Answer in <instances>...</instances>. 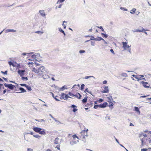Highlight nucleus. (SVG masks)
Returning <instances> with one entry per match:
<instances>
[{
    "mask_svg": "<svg viewBox=\"0 0 151 151\" xmlns=\"http://www.w3.org/2000/svg\"><path fill=\"white\" fill-rule=\"evenodd\" d=\"M32 70L35 73L38 74L37 76L39 77H43L45 78L44 77L43 74L46 72V70L44 66H41L37 69L35 68H33Z\"/></svg>",
    "mask_w": 151,
    "mask_h": 151,
    "instance_id": "obj_1",
    "label": "nucleus"
},
{
    "mask_svg": "<svg viewBox=\"0 0 151 151\" xmlns=\"http://www.w3.org/2000/svg\"><path fill=\"white\" fill-rule=\"evenodd\" d=\"M88 131V129H86V131L85 130H83L80 133V134L78 135L79 137L80 138V139H84L86 138V137H87V131Z\"/></svg>",
    "mask_w": 151,
    "mask_h": 151,
    "instance_id": "obj_2",
    "label": "nucleus"
},
{
    "mask_svg": "<svg viewBox=\"0 0 151 151\" xmlns=\"http://www.w3.org/2000/svg\"><path fill=\"white\" fill-rule=\"evenodd\" d=\"M141 140L142 145H147L151 143V139L150 138H143L141 139Z\"/></svg>",
    "mask_w": 151,
    "mask_h": 151,
    "instance_id": "obj_3",
    "label": "nucleus"
},
{
    "mask_svg": "<svg viewBox=\"0 0 151 151\" xmlns=\"http://www.w3.org/2000/svg\"><path fill=\"white\" fill-rule=\"evenodd\" d=\"M33 129L35 132L39 133L40 134H41L45 135L46 134V132L44 130H42V129L41 128H38L37 127H34L33 128Z\"/></svg>",
    "mask_w": 151,
    "mask_h": 151,
    "instance_id": "obj_4",
    "label": "nucleus"
},
{
    "mask_svg": "<svg viewBox=\"0 0 151 151\" xmlns=\"http://www.w3.org/2000/svg\"><path fill=\"white\" fill-rule=\"evenodd\" d=\"M80 139L79 137L77 136L76 134L73 135L72 136V140L71 143L72 144H74L78 142V139Z\"/></svg>",
    "mask_w": 151,
    "mask_h": 151,
    "instance_id": "obj_5",
    "label": "nucleus"
},
{
    "mask_svg": "<svg viewBox=\"0 0 151 151\" xmlns=\"http://www.w3.org/2000/svg\"><path fill=\"white\" fill-rule=\"evenodd\" d=\"M59 96H60V99L67 100L68 98H71L64 93H62L61 95H59Z\"/></svg>",
    "mask_w": 151,
    "mask_h": 151,
    "instance_id": "obj_6",
    "label": "nucleus"
},
{
    "mask_svg": "<svg viewBox=\"0 0 151 151\" xmlns=\"http://www.w3.org/2000/svg\"><path fill=\"white\" fill-rule=\"evenodd\" d=\"M4 86L6 87L9 88V89L11 90H13L14 87H15V86L14 85H13L12 84H6V83H4Z\"/></svg>",
    "mask_w": 151,
    "mask_h": 151,
    "instance_id": "obj_7",
    "label": "nucleus"
},
{
    "mask_svg": "<svg viewBox=\"0 0 151 151\" xmlns=\"http://www.w3.org/2000/svg\"><path fill=\"white\" fill-rule=\"evenodd\" d=\"M122 47L124 50H126L129 48L130 46H129L127 45V43L124 42H122Z\"/></svg>",
    "mask_w": 151,
    "mask_h": 151,
    "instance_id": "obj_8",
    "label": "nucleus"
},
{
    "mask_svg": "<svg viewBox=\"0 0 151 151\" xmlns=\"http://www.w3.org/2000/svg\"><path fill=\"white\" fill-rule=\"evenodd\" d=\"M132 76L134 77V78L137 79L138 81H139V80H140L141 79H144L145 78H142L144 77V76L142 75H140L139 76H137L136 75H132Z\"/></svg>",
    "mask_w": 151,
    "mask_h": 151,
    "instance_id": "obj_9",
    "label": "nucleus"
},
{
    "mask_svg": "<svg viewBox=\"0 0 151 151\" xmlns=\"http://www.w3.org/2000/svg\"><path fill=\"white\" fill-rule=\"evenodd\" d=\"M140 29H136L135 31V32H143L144 31H147V30H145L142 27H139Z\"/></svg>",
    "mask_w": 151,
    "mask_h": 151,
    "instance_id": "obj_10",
    "label": "nucleus"
},
{
    "mask_svg": "<svg viewBox=\"0 0 151 151\" xmlns=\"http://www.w3.org/2000/svg\"><path fill=\"white\" fill-rule=\"evenodd\" d=\"M141 83L143 85V86L145 88H149V86L147 85L148 84V83L147 82H145L142 81L141 82Z\"/></svg>",
    "mask_w": 151,
    "mask_h": 151,
    "instance_id": "obj_11",
    "label": "nucleus"
},
{
    "mask_svg": "<svg viewBox=\"0 0 151 151\" xmlns=\"http://www.w3.org/2000/svg\"><path fill=\"white\" fill-rule=\"evenodd\" d=\"M107 104H108L106 102H104L102 104L99 105V107L102 108L105 107L107 106Z\"/></svg>",
    "mask_w": 151,
    "mask_h": 151,
    "instance_id": "obj_12",
    "label": "nucleus"
},
{
    "mask_svg": "<svg viewBox=\"0 0 151 151\" xmlns=\"http://www.w3.org/2000/svg\"><path fill=\"white\" fill-rule=\"evenodd\" d=\"M103 93H107L109 92V89L108 86H105L104 89L102 91Z\"/></svg>",
    "mask_w": 151,
    "mask_h": 151,
    "instance_id": "obj_13",
    "label": "nucleus"
},
{
    "mask_svg": "<svg viewBox=\"0 0 151 151\" xmlns=\"http://www.w3.org/2000/svg\"><path fill=\"white\" fill-rule=\"evenodd\" d=\"M59 139L58 137H57L54 140V143L55 144H57L59 143Z\"/></svg>",
    "mask_w": 151,
    "mask_h": 151,
    "instance_id": "obj_14",
    "label": "nucleus"
},
{
    "mask_svg": "<svg viewBox=\"0 0 151 151\" xmlns=\"http://www.w3.org/2000/svg\"><path fill=\"white\" fill-rule=\"evenodd\" d=\"M75 96H74L76 97L79 99H81V95L79 93H77L76 95H75Z\"/></svg>",
    "mask_w": 151,
    "mask_h": 151,
    "instance_id": "obj_15",
    "label": "nucleus"
},
{
    "mask_svg": "<svg viewBox=\"0 0 151 151\" xmlns=\"http://www.w3.org/2000/svg\"><path fill=\"white\" fill-rule=\"evenodd\" d=\"M39 12L41 15H42V16H44L45 15V13L44 10H40L39 11Z\"/></svg>",
    "mask_w": 151,
    "mask_h": 151,
    "instance_id": "obj_16",
    "label": "nucleus"
},
{
    "mask_svg": "<svg viewBox=\"0 0 151 151\" xmlns=\"http://www.w3.org/2000/svg\"><path fill=\"white\" fill-rule=\"evenodd\" d=\"M19 65L18 64H17L15 62H13V63L12 66H13L14 67H18L19 66Z\"/></svg>",
    "mask_w": 151,
    "mask_h": 151,
    "instance_id": "obj_17",
    "label": "nucleus"
},
{
    "mask_svg": "<svg viewBox=\"0 0 151 151\" xmlns=\"http://www.w3.org/2000/svg\"><path fill=\"white\" fill-rule=\"evenodd\" d=\"M87 97H85L82 100V102L83 103H85L87 102Z\"/></svg>",
    "mask_w": 151,
    "mask_h": 151,
    "instance_id": "obj_18",
    "label": "nucleus"
},
{
    "mask_svg": "<svg viewBox=\"0 0 151 151\" xmlns=\"http://www.w3.org/2000/svg\"><path fill=\"white\" fill-rule=\"evenodd\" d=\"M28 64L29 65V67L30 68H33L34 65L33 62L29 63H28Z\"/></svg>",
    "mask_w": 151,
    "mask_h": 151,
    "instance_id": "obj_19",
    "label": "nucleus"
},
{
    "mask_svg": "<svg viewBox=\"0 0 151 151\" xmlns=\"http://www.w3.org/2000/svg\"><path fill=\"white\" fill-rule=\"evenodd\" d=\"M96 40H97L98 41H100L101 40H104V39H103L102 38L100 37H97V38H96Z\"/></svg>",
    "mask_w": 151,
    "mask_h": 151,
    "instance_id": "obj_20",
    "label": "nucleus"
},
{
    "mask_svg": "<svg viewBox=\"0 0 151 151\" xmlns=\"http://www.w3.org/2000/svg\"><path fill=\"white\" fill-rule=\"evenodd\" d=\"M136 9L135 8H133L130 11V13L132 14H134L136 11Z\"/></svg>",
    "mask_w": 151,
    "mask_h": 151,
    "instance_id": "obj_21",
    "label": "nucleus"
},
{
    "mask_svg": "<svg viewBox=\"0 0 151 151\" xmlns=\"http://www.w3.org/2000/svg\"><path fill=\"white\" fill-rule=\"evenodd\" d=\"M25 87L29 91H30L32 90L31 87L30 86L26 85Z\"/></svg>",
    "mask_w": 151,
    "mask_h": 151,
    "instance_id": "obj_22",
    "label": "nucleus"
},
{
    "mask_svg": "<svg viewBox=\"0 0 151 151\" xmlns=\"http://www.w3.org/2000/svg\"><path fill=\"white\" fill-rule=\"evenodd\" d=\"M60 96H56L55 97V99L57 101H59L60 100Z\"/></svg>",
    "mask_w": 151,
    "mask_h": 151,
    "instance_id": "obj_23",
    "label": "nucleus"
},
{
    "mask_svg": "<svg viewBox=\"0 0 151 151\" xmlns=\"http://www.w3.org/2000/svg\"><path fill=\"white\" fill-rule=\"evenodd\" d=\"M134 109L135 111H136L138 112L139 113L140 112V111L138 107H134Z\"/></svg>",
    "mask_w": 151,
    "mask_h": 151,
    "instance_id": "obj_24",
    "label": "nucleus"
},
{
    "mask_svg": "<svg viewBox=\"0 0 151 151\" xmlns=\"http://www.w3.org/2000/svg\"><path fill=\"white\" fill-rule=\"evenodd\" d=\"M92 103L91 102H90L88 103L87 104V105H85V106H92Z\"/></svg>",
    "mask_w": 151,
    "mask_h": 151,
    "instance_id": "obj_25",
    "label": "nucleus"
},
{
    "mask_svg": "<svg viewBox=\"0 0 151 151\" xmlns=\"http://www.w3.org/2000/svg\"><path fill=\"white\" fill-rule=\"evenodd\" d=\"M19 90L22 91V92H24L26 91L25 90L24 88L22 87H20L19 88Z\"/></svg>",
    "mask_w": 151,
    "mask_h": 151,
    "instance_id": "obj_26",
    "label": "nucleus"
},
{
    "mask_svg": "<svg viewBox=\"0 0 151 151\" xmlns=\"http://www.w3.org/2000/svg\"><path fill=\"white\" fill-rule=\"evenodd\" d=\"M109 102V107H110L111 106H113V102L111 101H110V102Z\"/></svg>",
    "mask_w": 151,
    "mask_h": 151,
    "instance_id": "obj_27",
    "label": "nucleus"
},
{
    "mask_svg": "<svg viewBox=\"0 0 151 151\" xmlns=\"http://www.w3.org/2000/svg\"><path fill=\"white\" fill-rule=\"evenodd\" d=\"M59 30L64 35H65V34L64 32L62 29L61 28H60L59 29Z\"/></svg>",
    "mask_w": 151,
    "mask_h": 151,
    "instance_id": "obj_28",
    "label": "nucleus"
},
{
    "mask_svg": "<svg viewBox=\"0 0 151 151\" xmlns=\"http://www.w3.org/2000/svg\"><path fill=\"white\" fill-rule=\"evenodd\" d=\"M101 35L103 37H104L105 38H107L108 37V36L107 35L104 34L103 33H101Z\"/></svg>",
    "mask_w": 151,
    "mask_h": 151,
    "instance_id": "obj_29",
    "label": "nucleus"
},
{
    "mask_svg": "<svg viewBox=\"0 0 151 151\" xmlns=\"http://www.w3.org/2000/svg\"><path fill=\"white\" fill-rule=\"evenodd\" d=\"M60 145H57L55 147V148H57L58 150H60Z\"/></svg>",
    "mask_w": 151,
    "mask_h": 151,
    "instance_id": "obj_30",
    "label": "nucleus"
},
{
    "mask_svg": "<svg viewBox=\"0 0 151 151\" xmlns=\"http://www.w3.org/2000/svg\"><path fill=\"white\" fill-rule=\"evenodd\" d=\"M8 32H16V30L14 29H9Z\"/></svg>",
    "mask_w": 151,
    "mask_h": 151,
    "instance_id": "obj_31",
    "label": "nucleus"
},
{
    "mask_svg": "<svg viewBox=\"0 0 151 151\" xmlns=\"http://www.w3.org/2000/svg\"><path fill=\"white\" fill-rule=\"evenodd\" d=\"M97 28H100L101 29L102 31H103V32L104 31V30L102 26H100V27L97 26Z\"/></svg>",
    "mask_w": 151,
    "mask_h": 151,
    "instance_id": "obj_32",
    "label": "nucleus"
},
{
    "mask_svg": "<svg viewBox=\"0 0 151 151\" xmlns=\"http://www.w3.org/2000/svg\"><path fill=\"white\" fill-rule=\"evenodd\" d=\"M24 72V70H19L18 71V73L20 74H21V73H22L23 72Z\"/></svg>",
    "mask_w": 151,
    "mask_h": 151,
    "instance_id": "obj_33",
    "label": "nucleus"
},
{
    "mask_svg": "<svg viewBox=\"0 0 151 151\" xmlns=\"http://www.w3.org/2000/svg\"><path fill=\"white\" fill-rule=\"evenodd\" d=\"M85 85L84 84H82L81 86V89L83 90L84 88Z\"/></svg>",
    "mask_w": 151,
    "mask_h": 151,
    "instance_id": "obj_34",
    "label": "nucleus"
},
{
    "mask_svg": "<svg viewBox=\"0 0 151 151\" xmlns=\"http://www.w3.org/2000/svg\"><path fill=\"white\" fill-rule=\"evenodd\" d=\"M98 107H99V105H95L94 106V108L95 109H97Z\"/></svg>",
    "mask_w": 151,
    "mask_h": 151,
    "instance_id": "obj_35",
    "label": "nucleus"
},
{
    "mask_svg": "<svg viewBox=\"0 0 151 151\" xmlns=\"http://www.w3.org/2000/svg\"><path fill=\"white\" fill-rule=\"evenodd\" d=\"M22 80H27V77H22Z\"/></svg>",
    "mask_w": 151,
    "mask_h": 151,
    "instance_id": "obj_36",
    "label": "nucleus"
},
{
    "mask_svg": "<svg viewBox=\"0 0 151 151\" xmlns=\"http://www.w3.org/2000/svg\"><path fill=\"white\" fill-rule=\"evenodd\" d=\"M13 63V62H11V61H9L8 62V64H9V65H10V66L11 65H12Z\"/></svg>",
    "mask_w": 151,
    "mask_h": 151,
    "instance_id": "obj_37",
    "label": "nucleus"
},
{
    "mask_svg": "<svg viewBox=\"0 0 151 151\" xmlns=\"http://www.w3.org/2000/svg\"><path fill=\"white\" fill-rule=\"evenodd\" d=\"M107 99H108L107 101L108 102L111 101V98L109 97H107Z\"/></svg>",
    "mask_w": 151,
    "mask_h": 151,
    "instance_id": "obj_38",
    "label": "nucleus"
},
{
    "mask_svg": "<svg viewBox=\"0 0 151 151\" xmlns=\"http://www.w3.org/2000/svg\"><path fill=\"white\" fill-rule=\"evenodd\" d=\"M1 73H3L4 74L6 75L7 74V71H6L5 72L1 71Z\"/></svg>",
    "mask_w": 151,
    "mask_h": 151,
    "instance_id": "obj_39",
    "label": "nucleus"
},
{
    "mask_svg": "<svg viewBox=\"0 0 151 151\" xmlns=\"http://www.w3.org/2000/svg\"><path fill=\"white\" fill-rule=\"evenodd\" d=\"M68 94L70 96H75V95L73 94L72 93L70 92H69Z\"/></svg>",
    "mask_w": 151,
    "mask_h": 151,
    "instance_id": "obj_40",
    "label": "nucleus"
},
{
    "mask_svg": "<svg viewBox=\"0 0 151 151\" xmlns=\"http://www.w3.org/2000/svg\"><path fill=\"white\" fill-rule=\"evenodd\" d=\"M85 52V51H84V50H80L79 51V52L81 53H83Z\"/></svg>",
    "mask_w": 151,
    "mask_h": 151,
    "instance_id": "obj_41",
    "label": "nucleus"
},
{
    "mask_svg": "<svg viewBox=\"0 0 151 151\" xmlns=\"http://www.w3.org/2000/svg\"><path fill=\"white\" fill-rule=\"evenodd\" d=\"M26 85H27L26 84H20V85L21 86H24L26 87Z\"/></svg>",
    "mask_w": 151,
    "mask_h": 151,
    "instance_id": "obj_42",
    "label": "nucleus"
},
{
    "mask_svg": "<svg viewBox=\"0 0 151 151\" xmlns=\"http://www.w3.org/2000/svg\"><path fill=\"white\" fill-rule=\"evenodd\" d=\"M91 77V76H85V79H87L88 78H90Z\"/></svg>",
    "mask_w": 151,
    "mask_h": 151,
    "instance_id": "obj_43",
    "label": "nucleus"
},
{
    "mask_svg": "<svg viewBox=\"0 0 151 151\" xmlns=\"http://www.w3.org/2000/svg\"><path fill=\"white\" fill-rule=\"evenodd\" d=\"M104 100L102 99H100L99 100V102H102Z\"/></svg>",
    "mask_w": 151,
    "mask_h": 151,
    "instance_id": "obj_44",
    "label": "nucleus"
},
{
    "mask_svg": "<svg viewBox=\"0 0 151 151\" xmlns=\"http://www.w3.org/2000/svg\"><path fill=\"white\" fill-rule=\"evenodd\" d=\"M33 136L34 137H36V138H38L39 137V135H33Z\"/></svg>",
    "mask_w": 151,
    "mask_h": 151,
    "instance_id": "obj_45",
    "label": "nucleus"
},
{
    "mask_svg": "<svg viewBox=\"0 0 151 151\" xmlns=\"http://www.w3.org/2000/svg\"><path fill=\"white\" fill-rule=\"evenodd\" d=\"M78 110V109H77L74 108L73 110V111L75 112Z\"/></svg>",
    "mask_w": 151,
    "mask_h": 151,
    "instance_id": "obj_46",
    "label": "nucleus"
},
{
    "mask_svg": "<svg viewBox=\"0 0 151 151\" xmlns=\"http://www.w3.org/2000/svg\"><path fill=\"white\" fill-rule=\"evenodd\" d=\"M141 151H147V149H142L141 150Z\"/></svg>",
    "mask_w": 151,
    "mask_h": 151,
    "instance_id": "obj_47",
    "label": "nucleus"
},
{
    "mask_svg": "<svg viewBox=\"0 0 151 151\" xmlns=\"http://www.w3.org/2000/svg\"><path fill=\"white\" fill-rule=\"evenodd\" d=\"M107 83V81L106 80H105L103 81V84H106Z\"/></svg>",
    "mask_w": 151,
    "mask_h": 151,
    "instance_id": "obj_48",
    "label": "nucleus"
},
{
    "mask_svg": "<svg viewBox=\"0 0 151 151\" xmlns=\"http://www.w3.org/2000/svg\"><path fill=\"white\" fill-rule=\"evenodd\" d=\"M148 96L147 95V96H141L140 97V98H145L147 96Z\"/></svg>",
    "mask_w": 151,
    "mask_h": 151,
    "instance_id": "obj_49",
    "label": "nucleus"
},
{
    "mask_svg": "<svg viewBox=\"0 0 151 151\" xmlns=\"http://www.w3.org/2000/svg\"><path fill=\"white\" fill-rule=\"evenodd\" d=\"M2 78L5 81H6V82L8 81V80H7V79L6 78H4V77H3Z\"/></svg>",
    "mask_w": 151,
    "mask_h": 151,
    "instance_id": "obj_50",
    "label": "nucleus"
},
{
    "mask_svg": "<svg viewBox=\"0 0 151 151\" xmlns=\"http://www.w3.org/2000/svg\"><path fill=\"white\" fill-rule=\"evenodd\" d=\"M28 151H33V150L31 148H28L27 149Z\"/></svg>",
    "mask_w": 151,
    "mask_h": 151,
    "instance_id": "obj_51",
    "label": "nucleus"
},
{
    "mask_svg": "<svg viewBox=\"0 0 151 151\" xmlns=\"http://www.w3.org/2000/svg\"><path fill=\"white\" fill-rule=\"evenodd\" d=\"M71 107L72 108H75V107H76V106L75 105H72Z\"/></svg>",
    "mask_w": 151,
    "mask_h": 151,
    "instance_id": "obj_52",
    "label": "nucleus"
},
{
    "mask_svg": "<svg viewBox=\"0 0 151 151\" xmlns=\"http://www.w3.org/2000/svg\"><path fill=\"white\" fill-rule=\"evenodd\" d=\"M65 0H60V1H58L60 2V3L62 2H63Z\"/></svg>",
    "mask_w": 151,
    "mask_h": 151,
    "instance_id": "obj_53",
    "label": "nucleus"
},
{
    "mask_svg": "<svg viewBox=\"0 0 151 151\" xmlns=\"http://www.w3.org/2000/svg\"><path fill=\"white\" fill-rule=\"evenodd\" d=\"M62 25L63 26L64 28L65 29L66 27L65 25L64 24V23Z\"/></svg>",
    "mask_w": 151,
    "mask_h": 151,
    "instance_id": "obj_54",
    "label": "nucleus"
},
{
    "mask_svg": "<svg viewBox=\"0 0 151 151\" xmlns=\"http://www.w3.org/2000/svg\"><path fill=\"white\" fill-rule=\"evenodd\" d=\"M129 125L130 126H134L133 124L132 123H130V124Z\"/></svg>",
    "mask_w": 151,
    "mask_h": 151,
    "instance_id": "obj_55",
    "label": "nucleus"
},
{
    "mask_svg": "<svg viewBox=\"0 0 151 151\" xmlns=\"http://www.w3.org/2000/svg\"><path fill=\"white\" fill-rule=\"evenodd\" d=\"M104 42V43L106 44H107V42L104 39V40H102Z\"/></svg>",
    "mask_w": 151,
    "mask_h": 151,
    "instance_id": "obj_56",
    "label": "nucleus"
},
{
    "mask_svg": "<svg viewBox=\"0 0 151 151\" xmlns=\"http://www.w3.org/2000/svg\"><path fill=\"white\" fill-rule=\"evenodd\" d=\"M3 86V85L1 84L0 83V90L1 89V87Z\"/></svg>",
    "mask_w": 151,
    "mask_h": 151,
    "instance_id": "obj_57",
    "label": "nucleus"
},
{
    "mask_svg": "<svg viewBox=\"0 0 151 151\" xmlns=\"http://www.w3.org/2000/svg\"><path fill=\"white\" fill-rule=\"evenodd\" d=\"M110 51H111V52L113 53H114V51H113V49H111V50H110Z\"/></svg>",
    "mask_w": 151,
    "mask_h": 151,
    "instance_id": "obj_58",
    "label": "nucleus"
},
{
    "mask_svg": "<svg viewBox=\"0 0 151 151\" xmlns=\"http://www.w3.org/2000/svg\"><path fill=\"white\" fill-rule=\"evenodd\" d=\"M40 31H37L35 32V33H40Z\"/></svg>",
    "mask_w": 151,
    "mask_h": 151,
    "instance_id": "obj_59",
    "label": "nucleus"
},
{
    "mask_svg": "<svg viewBox=\"0 0 151 151\" xmlns=\"http://www.w3.org/2000/svg\"><path fill=\"white\" fill-rule=\"evenodd\" d=\"M6 92V90L5 89V90H4V91H3V93L4 94Z\"/></svg>",
    "mask_w": 151,
    "mask_h": 151,
    "instance_id": "obj_60",
    "label": "nucleus"
},
{
    "mask_svg": "<svg viewBox=\"0 0 151 151\" xmlns=\"http://www.w3.org/2000/svg\"><path fill=\"white\" fill-rule=\"evenodd\" d=\"M46 151H52L50 149H48Z\"/></svg>",
    "mask_w": 151,
    "mask_h": 151,
    "instance_id": "obj_61",
    "label": "nucleus"
},
{
    "mask_svg": "<svg viewBox=\"0 0 151 151\" xmlns=\"http://www.w3.org/2000/svg\"><path fill=\"white\" fill-rule=\"evenodd\" d=\"M64 86H63L61 88V89H62V90H63L64 89Z\"/></svg>",
    "mask_w": 151,
    "mask_h": 151,
    "instance_id": "obj_62",
    "label": "nucleus"
},
{
    "mask_svg": "<svg viewBox=\"0 0 151 151\" xmlns=\"http://www.w3.org/2000/svg\"><path fill=\"white\" fill-rule=\"evenodd\" d=\"M87 37H91L92 38H94V37L93 36H87Z\"/></svg>",
    "mask_w": 151,
    "mask_h": 151,
    "instance_id": "obj_63",
    "label": "nucleus"
},
{
    "mask_svg": "<svg viewBox=\"0 0 151 151\" xmlns=\"http://www.w3.org/2000/svg\"><path fill=\"white\" fill-rule=\"evenodd\" d=\"M9 82H12V83H15L14 81H9Z\"/></svg>",
    "mask_w": 151,
    "mask_h": 151,
    "instance_id": "obj_64",
    "label": "nucleus"
}]
</instances>
